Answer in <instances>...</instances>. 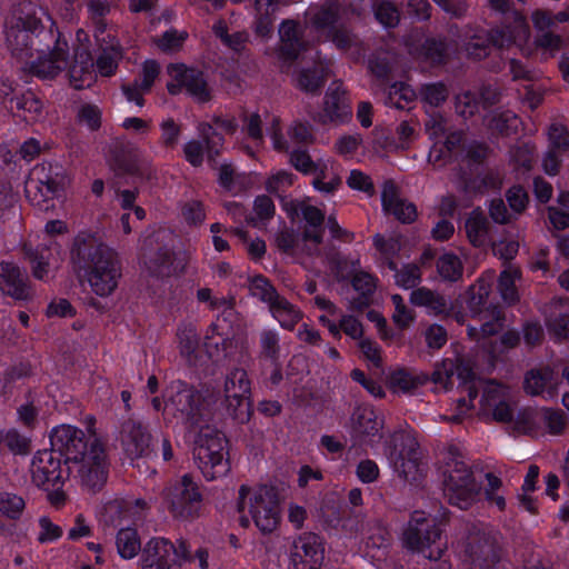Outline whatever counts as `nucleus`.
Listing matches in <instances>:
<instances>
[{
	"label": "nucleus",
	"mask_w": 569,
	"mask_h": 569,
	"mask_svg": "<svg viewBox=\"0 0 569 569\" xmlns=\"http://www.w3.org/2000/svg\"><path fill=\"white\" fill-rule=\"evenodd\" d=\"M279 36L281 53L288 59L297 58L302 48L299 26L292 20L283 21L279 28Z\"/></svg>",
	"instance_id": "ea45409f"
},
{
	"label": "nucleus",
	"mask_w": 569,
	"mask_h": 569,
	"mask_svg": "<svg viewBox=\"0 0 569 569\" xmlns=\"http://www.w3.org/2000/svg\"><path fill=\"white\" fill-rule=\"evenodd\" d=\"M89 20L93 26V36L96 41L108 42L111 36L116 34L112 26L106 21L110 13V3L107 0H87Z\"/></svg>",
	"instance_id": "cd10ccee"
},
{
	"label": "nucleus",
	"mask_w": 569,
	"mask_h": 569,
	"mask_svg": "<svg viewBox=\"0 0 569 569\" xmlns=\"http://www.w3.org/2000/svg\"><path fill=\"white\" fill-rule=\"evenodd\" d=\"M164 500L174 518L196 519L202 509V493L189 475H183L164 490Z\"/></svg>",
	"instance_id": "f8f14e48"
},
{
	"label": "nucleus",
	"mask_w": 569,
	"mask_h": 569,
	"mask_svg": "<svg viewBox=\"0 0 569 569\" xmlns=\"http://www.w3.org/2000/svg\"><path fill=\"white\" fill-rule=\"evenodd\" d=\"M470 561L475 569H493L500 560L497 548L488 541L470 546Z\"/></svg>",
	"instance_id": "a19ab883"
},
{
	"label": "nucleus",
	"mask_w": 569,
	"mask_h": 569,
	"mask_svg": "<svg viewBox=\"0 0 569 569\" xmlns=\"http://www.w3.org/2000/svg\"><path fill=\"white\" fill-rule=\"evenodd\" d=\"M147 508V503L142 499H137L134 506L132 502L113 501L108 506L110 512H121L123 518L136 521L141 519L142 511Z\"/></svg>",
	"instance_id": "680f3d73"
},
{
	"label": "nucleus",
	"mask_w": 569,
	"mask_h": 569,
	"mask_svg": "<svg viewBox=\"0 0 569 569\" xmlns=\"http://www.w3.org/2000/svg\"><path fill=\"white\" fill-rule=\"evenodd\" d=\"M375 247L388 260L390 270H396V262L392 260L401 250V242L398 237H390L386 239L380 234L373 237Z\"/></svg>",
	"instance_id": "5fc2aeb1"
},
{
	"label": "nucleus",
	"mask_w": 569,
	"mask_h": 569,
	"mask_svg": "<svg viewBox=\"0 0 569 569\" xmlns=\"http://www.w3.org/2000/svg\"><path fill=\"white\" fill-rule=\"evenodd\" d=\"M457 378L462 393L470 398L476 395L475 372L469 363L458 359H445L438 363L432 372V381L442 389L448 390L453 387V379Z\"/></svg>",
	"instance_id": "dca6fc26"
},
{
	"label": "nucleus",
	"mask_w": 569,
	"mask_h": 569,
	"mask_svg": "<svg viewBox=\"0 0 569 569\" xmlns=\"http://www.w3.org/2000/svg\"><path fill=\"white\" fill-rule=\"evenodd\" d=\"M66 186L62 168L51 163H39L30 171L26 183V196L34 207L47 211L49 202L59 197Z\"/></svg>",
	"instance_id": "1a4fd4ad"
},
{
	"label": "nucleus",
	"mask_w": 569,
	"mask_h": 569,
	"mask_svg": "<svg viewBox=\"0 0 569 569\" xmlns=\"http://www.w3.org/2000/svg\"><path fill=\"white\" fill-rule=\"evenodd\" d=\"M329 36L337 48L348 52L353 59H358L363 54L360 40L348 30L337 29Z\"/></svg>",
	"instance_id": "3c124183"
},
{
	"label": "nucleus",
	"mask_w": 569,
	"mask_h": 569,
	"mask_svg": "<svg viewBox=\"0 0 569 569\" xmlns=\"http://www.w3.org/2000/svg\"><path fill=\"white\" fill-rule=\"evenodd\" d=\"M443 495L451 506L468 510L480 497L482 485L459 448L447 447L441 452Z\"/></svg>",
	"instance_id": "7ed1b4c3"
},
{
	"label": "nucleus",
	"mask_w": 569,
	"mask_h": 569,
	"mask_svg": "<svg viewBox=\"0 0 569 569\" xmlns=\"http://www.w3.org/2000/svg\"><path fill=\"white\" fill-rule=\"evenodd\" d=\"M490 46L488 33L485 36L475 34L470 41L465 44V51L469 58L481 60L489 56Z\"/></svg>",
	"instance_id": "0e129e2a"
},
{
	"label": "nucleus",
	"mask_w": 569,
	"mask_h": 569,
	"mask_svg": "<svg viewBox=\"0 0 569 569\" xmlns=\"http://www.w3.org/2000/svg\"><path fill=\"white\" fill-rule=\"evenodd\" d=\"M248 288L253 298L268 307L280 296L271 281L262 274L250 278Z\"/></svg>",
	"instance_id": "de8ad7c7"
},
{
	"label": "nucleus",
	"mask_w": 569,
	"mask_h": 569,
	"mask_svg": "<svg viewBox=\"0 0 569 569\" xmlns=\"http://www.w3.org/2000/svg\"><path fill=\"white\" fill-rule=\"evenodd\" d=\"M325 560L323 539L316 533H303L296 542L292 557L296 569H319Z\"/></svg>",
	"instance_id": "4be33fe9"
},
{
	"label": "nucleus",
	"mask_w": 569,
	"mask_h": 569,
	"mask_svg": "<svg viewBox=\"0 0 569 569\" xmlns=\"http://www.w3.org/2000/svg\"><path fill=\"white\" fill-rule=\"evenodd\" d=\"M487 127L496 133L509 136L517 131L520 119L510 110L495 111L486 118Z\"/></svg>",
	"instance_id": "c03bdc74"
},
{
	"label": "nucleus",
	"mask_w": 569,
	"mask_h": 569,
	"mask_svg": "<svg viewBox=\"0 0 569 569\" xmlns=\"http://www.w3.org/2000/svg\"><path fill=\"white\" fill-rule=\"evenodd\" d=\"M78 120L90 130H97L101 124V111L94 104H82L78 109Z\"/></svg>",
	"instance_id": "774afa93"
},
{
	"label": "nucleus",
	"mask_w": 569,
	"mask_h": 569,
	"mask_svg": "<svg viewBox=\"0 0 569 569\" xmlns=\"http://www.w3.org/2000/svg\"><path fill=\"white\" fill-rule=\"evenodd\" d=\"M465 230L468 240L475 247H483L490 240V223L480 209H475L468 214Z\"/></svg>",
	"instance_id": "7c9ffc66"
},
{
	"label": "nucleus",
	"mask_w": 569,
	"mask_h": 569,
	"mask_svg": "<svg viewBox=\"0 0 569 569\" xmlns=\"http://www.w3.org/2000/svg\"><path fill=\"white\" fill-rule=\"evenodd\" d=\"M238 511L240 525L249 527L250 519L262 532H272L280 520V498L272 486L250 488L241 486L238 495Z\"/></svg>",
	"instance_id": "20e7f679"
},
{
	"label": "nucleus",
	"mask_w": 569,
	"mask_h": 569,
	"mask_svg": "<svg viewBox=\"0 0 569 569\" xmlns=\"http://www.w3.org/2000/svg\"><path fill=\"white\" fill-rule=\"evenodd\" d=\"M557 378L549 367L531 369L525 377L523 388L528 395L552 399L557 393Z\"/></svg>",
	"instance_id": "bb28decb"
},
{
	"label": "nucleus",
	"mask_w": 569,
	"mask_h": 569,
	"mask_svg": "<svg viewBox=\"0 0 569 569\" xmlns=\"http://www.w3.org/2000/svg\"><path fill=\"white\" fill-rule=\"evenodd\" d=\"M42 17H50L42 8L24 4L6 22V42L12 56L28 60L33 56V37L42 32Z\"/></svg>",
	"instance_id": "423d86ee"
},
{
	"label": "nucleus",
	"mask_w": 569,
	"mask_h": 569,
	"mask_svg": "<svg viewBox=\"0 0 569 569\" xmlns=\"http://www.w3.org/2000/svg\"><path fill=\"white\" fill-rule=\"evenodd\" d=\"M306 17L310 26L316 31L323 32L329 36L335 30L333 24L338 19V7L337 4L311 7L308 9Z\"/></svg>",
	"instance_id": "e433bc0d"
},
{
	"label": "nucleus",
	"mask_w": 569,
	"mask_h": 569,
	"mask_svg": "<svg viewBox=\"0 0 569 569\" xmlns=\"http://www.w3.org/2000/svg\"><path fill=\"white\" fill-rule=\"evenodd\" d=\"M395 271L396 284L403 289H412L421 281L420 268L415 263L405 264L400 269L396 268Z\"/></svg>",
	"instance_id": "4d7b16f0"
},
{
	"label": "nucleus",
	"mask_w": 569,
	"mask_h": 569,
	"mask_svg": "<svg viewBox=\"0 0 569 569\" xmlns=\"http://www.w3.org/2000/svg\"><path fill=\"white\" fill-rule=\"evenodd\" d=\"M327 77V68L319 63L312 68L300 70L296 77V86L307 93H316L323 86Z\"/></svg>",
	"instance_id": "58836bf2"
},
{
	"label": "nucleus",
	"mask_w": 569,
	"mask_h": 569,
	"mask_svg": "<svg viewBox=\"0 0 569 569\" xmlns=\"http://www.w3.org/2000/svg\"><path fill=\"white\" fill-rule=\"evenodd\" d=\"M26 508L22 497L13 492H0V513L8 519L18 520Z\"/></svg>",
	"instance_id": "864d4df0"
},
{
	"label": "nucleus",
	"mask_w": 569,
	"mask_h": 569,
	"mask_svg": "<svg viewBox=\"0 0 569 569\" xmlns=\"http://www.w3.org/2000/svg\"><path fill=\"white\" fill-rule=\"evenodd\" d=\"M480 108L477 92L466 91L457 96L456 110L463 118L475 116Z\"/></svg>",
	"instance_id": "e2e57ef3"
},
{
	"label": "nucleus",
	"mask_w": 569,
	"mask_h": 569,
	"mask_svg": "<svg viewBox=\"0 0 569 569\" xmlns=\"http://www.w3.org/2000/svg\"><path fill=\"white\" fill-rule=\"evenodd\" d=\"M164 419H176L187 428H200L209 417L204 396L182 380L171 381L164 392Z\"/></svg>",
	"instance_id": "39448f33"
},
{
	"label": "nucleus",
	"mask_w": 569,
	"mask_h": 569,
	"mask_svg": "<svg viewBox=\"0 0 569 569\" xmlns=\"http://www.w3.org/2000/svg\"><path fill=\"white\" fill-rule=\"evenodd\" d=\"M403 543L408 549L420 552L430 560H438L446 548L437 520L427 517L423 511L412 513L403 532Z\"/></svg>",
	"instance_id": "6e6552de"
},
{
	"label": "nucleus",
	"mask_w": 569,
	"mask_h": 569,
	"mask_svg": "<svg viewBox=\"0 0 569 569\" xmlns=\"http://www.w3.org/2000/svg\"><path fill=\"white\" fill-rule=\"evenodd\" d=\"M401 441V450L395 446L390 451V459L393 462L398 477L411 485H419L426 476V467L417 440L402 430L395 431L390 436V445Z\"/></svg>",
	"instance_id": "9b49d317"
},
{
	"label": "nucleus",
	"mask_w": 569,
	"mask_h": 569,
	"mask_svg": "<svg viewBox=\"0 0 569 569\" xmlns=\"http://www.w3.org/2000/svg\"><path fill=\"white\" fill-rule=\"evenodd\" d=\"M191 559V550L186 540L172 542L163 537H154L142 547L140 565L141 569H181Z\"/></svg>",
	"instance_id": "9d476101"
},
{
	"label": "nucleus",
	"mask_w": 569,
	"mask_h": 569,
	"mask_svg": "<svg viewBox=\"0 0 569 569\" xmlns=\"http://www.w3.org/2000/svg\"><path fill=\"white\" fill-rule=\"evenodd\" d=\"M74 268L100 296H110L121 277L116 253L91 234H79L74 240L72 253Z\"/></svg>",
	"instance_id": "f03ea898"
},
{
	"label": "nucleus",
	"mask_w": 569,
	"mask_h": 569,
	"mask_svg": "<svg viewBox=\"0 0 569 569\" xmlns=\"http://www.w3.org/2000/svg\"><path fill=\"white\" fill-rule=\"evenodd\" d=\"M419 54L431 63H442L446 59L447 46L443 40L427 39Z\"/></svg>",
	"instance_id": "bf43d9fd"
},
{
	"label": "nucleus",
	"mask_w": 569,
	"mask_h": 569,
	"mask_svg": "<svg viewBox=\"0 0 569 569\" xmlns=\"http://www.w3.org/2000/svg\"><path fill=\"white\" fill-rule=\"evenodd\" d=\"M463 141V133L461 131H455L449 133L446 137V141L443 143V148H438L437 143L433 144V147L430 150L429 153V160L433 163L441 160L446 157V153L450 154L451 152L456 151Z\"/></svg>",
	"instance_id": "13d9d810"
},
{
	"label": "nucleus",
	"mask_w": 569,
	"mask_h": 569,
	"mask_svg": "<svg viewBox=\"0 0 569 569\" xmlns=\"http://www.w3.org/2000/svg\"><path fill=\"white\" fill-rule=\"evenodd\" d=\"M268 309L272 318L286 330H293L303 316L302 311L298 307L281 295L268 307Z\"/></svg>",
	"instance_id": "2f4dec72"
},
{
	"label": "nucleus",
	"mask_w": 569,
	"mask_h": 569,
	"mask_svg": "<svg viewBox=\"0 0 569 569\" xmlns=\"http://www.w3.org/2000/svg\"><path fill=\"white\" fill-rule=\"evenodd\" d=\"M118 553L123 559L133 558L141 548V542L136 529L131 527L121 528L116 538Z\"/></svg>",
	"instance_id": "49530a36"
},
{
	"label": "nucleus",
	"mask_w": 569,
	"mask_h": 569,
	"mask_svg": "<svg viewBox=\"0 0 569 569\" xmlns=\"http://www.w3.org/2000/svg\"><path fill=\"white\" fill-rule=\"evenodd\" d=\"M56 241L49 237L46 241L33 246L31 242L22 247L24 257L29 260L32 276L38 280H46L49 273L50 261L53 256Z\"/></svg>",
	"instance_id": "393cba45"
},
{
	"label": "nucleus",
	"mask_w": 569,
	"mask_h": 569,
	"mask_svg": "<svg viewBox=\"0 0 569 569\" xmlns=\"http://www.w3.org/2000/svg\"><path fill=\"white\" fill-rule=\"evenodd\" d=\"M440 277L447 281H457L462 277V263L453 253H445L437 260Z\"/></svg>",
	"instance_id": "603ef678"
},
{
	"label": "nucleus",
	"mask_w": 569,
	"mask_h": 569,
	"mask_svg": "<svg viewBox=\"0 0 569 569\" xmlns=\"http://www.w3.org/2000/svg\"><path fill=\"white\" fill-rule=\"evenodd\" d=\"M171 81L167 89L171 94H178L183 90L198 102H207L211 99V88L203 72L197 68L183 63H174L168 67Z\"/></svg>",
	"instance_id": "4468645a"
},
{
	"label": "nucleus",
	"mask_w": 569,
	"mask_h": 569,
	"mask_svg": "<svg viewBox=\"0 0 569 569\" xmlns=\"http://www.w3.org/2000/svg\"><path fill=\"white\" fill-rule=\"evenodd\" d=\"M535 148L530 144L523 143L513 147L510 150V161L515 166V169H522L529 171L533 163Z\"/></svg>",
	"instance_id": "052dcab7"
},
{
	"label": "nucleus",
	"mask_w": 569,
	"mask_h": 569,
	"mask_svg": "<svg viewBox=\"0 0 569 569\" xmlns=\"http://www.w3.org/2000/svg\"><path fill=\"white\" fill-rule=\"evenodd\" d=\"M119 440L130 459L148 457L152 452V436L148 427L138 419L129 418L122 422Z\"/></svg>",
	"instance_id": "a211bd4d"
},
{
	"label": "nucleus",
	"mask_w": 569,
	"mask_h": 569,
	"mask_svg": "<svg viewBox=\"0 0 569 569\" xmlns=\"http://www.w3.org/2000/svg\"><path fill=\"white\" fill-rule=\"evenodd\" d=\"M96 42L102 50L101 54L97 59L98 71L104 77H110L116 72L118 61L121 59L120 44L116 39V34H112L111 40L108 42Z\"/></svg>",
	"instance_id": "c9c22d12"
},
{
	"label": "nucleus",
	"mask_w": 569,
	"mask_h": 569,
	"mask_svg": "<svg viewBox=\"0 0 569 569\" xmlns=\"http://www.w3.org/2000/svg\"><path fill=\"white\" fill-rule=\"evenodd\" d=\"M373 10L376 19L386 28H393L399 23L400 14L392 3L381 2Z\"/></svg>",
	"instance_id": "69168bd1"
},
{
	"label": "nucleus",
	"mask_w": 569,
	"mask_h": 569,
	"mask_svg": "<svg viewBox=\"0 0 569 569\" xmlns=\"http://www.w3.org/2000/svg\"><path fill=\"white\" fill-rule=\"evenodd\" d=\"M383 425V418L369 405L357 406L350 417L351 435L359 443H376L382 437Z\"/></svg>",
	"instance_id": "6ab92c4d"
},
{
	"label": "nucleus",
	"mask_w": 569,
	"mask_h": 569,
	"mask_svg": "<svg viewBox=\"0 0 569 569\" xmlns=\"http://www.w3.org/2000/svg\"><path fill=\"white\" fill-rule=\"evenodd\" d=\"M177 340L180 355L189 362L197 359L200 336L192 323H181L177 330Z\"/></svg>",
	"instance_id": "4c0bfd02"
},
{
	"label": "nucleus",
	"mask_w": 569,
	"mask_h": 569,
	"mask_svg": "<svg viewBox=\"0 0 569 569\" xmlns=\"http://www.w3.org/2000/svg\"><path fill=\"white\" fill-rule=\"evenodd\" d=\"M0 290L16 300L32 298L31 287L26 273L12 262H0Z\"/></svg>",
	"instance_id": "5701e85b"
},
{
	"label": "nucleus",
	"mask_w": 569,
	"mask_h": 569,
	"mask_svg": "<svg viewBox=\"0 0 569 569\" xmlns=\"http://www.w3.org/2000/svg\"><path fill=\"white\" fill-rule=\"evenodd\" d=\"M49 36L53 41V48L48 52L44 49L36 48L38 58L30 62V69L33 74L41 79H52L57 77L68 66V43L60 38H56L52 32Z\"/></svg>",
	"instance_id": "f3484780"
},
{
	"label": "nucleus",
	"mask_w": 569,
	"mask_h": 569,
	"mask_svg": "<svg viewBox=\"0 0 569 569\" xmlns=\"http://www.w3.org/2000/svg\"><path fill=\"white\" fill-rule=\"evenodd\" d=\"M10 111H23L27 120L33 121L42 110V102L30 90L21 92L16 98H9Z\"/></svg>",
	"instance_id": "a18cd8bd"
},
{
	"label": "nucleus",
	"mask_w": 569,
	"mask_h": 569,
	"mask_svg": "<svg viewBox=\"0 0 569 569\" xmlns=\"http://www.w3.org/2000/svg\"><path fill=\"white\" fill-rule=\"evenodd\" d=\"M299 210L306 222L302 239L305 241H311L316 247L319 246L323 239L325 213L317 207L305 202L299 204Z\"/></svg>",
	"instance_id": "c85d7f7f"
},
{
	"label": "nucleus",
	"mask_w": 569,
	"mask_h": 569,
	"mask_svg": "<svg viewBox=\"0 0 569 569\" xmlns=\"http://www.w3.org/2000/svg\"><path fill=\"white\" fill-rule=\"evenodd\" d=\"M30 473L32 482L44 489L62 486L71 475L76 478V472H69V466L61 468V459L53 450L38 451L32 458Z\"/></svg>",
	"instance_id": "2eb2a0df"
},
{
	"label": "nucleus",
	"mask_w": 569,
	"mask_h": 569,
	"mask_svg": "<svg viewBox=\"0 0 569 569\" xmlns=\"http://www.w3.org/2000/svg\"><path fill=\"white\" fill-rule=\"evenodd\" d=\"M279 0H254V32L261 38H267L273 30L274 13Z\"/></svg>",
	"instance_id": "72a5a7b5"
},
{
	"label": "nucleus",
	"mask_w": 569,
	"mask_h": 569,
	"mask_svg": "<svg viewBox=\"0 0 569 569\" xmlns=\"http://www.w3.org/2000/svg\"><path fill=\"white\" fill-rule=\"evenodd\" d=\"M144 264L152 276L168 277L173 269V254L167 247L159 248L153 253H144Z\"/></svg>",
	"instance_id": "79ce46f5"
},
{
	"label": "nucleus",
	"mask_w": 569,
	"mask_h": 569,
	"mask_svg": "<svg viewBox=\"0 0 569 569\" xmlns=\"http://www.w3.org/2000/svg\"><path fill=\"white\" fill-rule=\"evenodd\" d=\"M520 278L519 269L508 267L499 276L498 289L501 298L508 305H512L519 300L518 291L516 288V280Z\"/></svg>",
	"instance_id": "8fccbe9b"
},
{
	"label": "nucleus",
	"mask_w": 569,
	"mask_h": 569,
	"mask_svg": "<svg viewBox=\"0 0 569 569\" xmlns=\"http://www.w3.org/2000/svg\"><path fill=\"white\" fill-rule=\"evenodd\" d=\"M50 441L82 487L93 492L102 489L108 479V461L100 439L94 435L87 438L81 429L61 425L52 429Z\"/></svg>",
	"instance_id": "f257e3e1"
},
{
	"label": "nucleus",
	"mask_w": 569,
	"mask_h": 569,
	"mask_svg": "<svg viewBox=\"0 0 569 569\" xmlns=\"http://www.w3.org/2000/svg\"><path fill=\"white\" fill-rule=\"evenodd\" d=\"M493 276L490 271L469 288L467 307L473 317L480 315L487 305Z\"/></svg>",
	"instance_id": "f704fd0d"
},
{
	"label": "nucleus",
	"mask_w": 569,
	"mask_h": 569,
	"mask_svg": "<svg viewBox=\"0 0 569 569\" xmlns=\"http://www.w3.org/2000/svg\"><path fill=\"white\" fill-rule=\"evenodd\" d=\"M479 403L481 413L492 416L496 421L509 422L513 418L508 389L495 381H488L483 385Z\"/></svg>",
	"instance_id": "aec40b11"
},
{
	"label": "nucleus",
	"mask_w": 569,
	"mask_h": 569,
	"mask_svg": "<svg viewBox=\"0 0 569 569\" xmlns=\"http://www.w3.org/2000/svg\"><path fill=\"white\" fill-rule=\"evenodd\" d=\"M540 425H542L550 433L559 435L567 427V418L561 410L541 408Z\"/></svg>",
	"instance_id": "6e6d98bb"
},
{
	"label": "nucleus",
	"mask_w": 569,
	"mask_h": 569,
	"mask_svg": "<svg viewBox=\"0 0 569 569\" xmlns=\"http://www.w3.org/2000/svg\"><path fill=\"white\" fill-rule=\"evenodd\" d=\"M351 116L346 91L340 82H332L325 96L323 109L315 118L321 123L343 121Z\"/></svg>",
	"instance_id": "b1692460"
},
{
	"label": "nucleus",
	"mask_w": 569,
	"mask_h": 569,
	"mask_svg": "<svg viewBox=\"0 0 569 569\" xmlns=\"http://www.w3.org/2000/svg\"><path fill=\"white\" fill-rule=\"evenodd\" d=\"M427 381L428 376L417 369L399 368L390 376V386L393 391L402 393H411Z\"/></svg>",
	"instance_id": "473e14b6"
},
{
	"label": "nucleus",
	"mask_w": 569,
	"mask_h": 569,
	"mask_svg": "<svg viewBox=\"0 0 569 569\" xmlns=\"http://www.w3.org/2000/svg\"><path fill=\"white\" fill-rule=\"evenodd\" d=\"M530 39V27L526 17L520 12H513V21L501 28L491 29L488 32V40L491 46L506 49L511 46L522 48Z\"/></svg>",
	"instance_id": "412c9836"
},
{
	"label": "nucleus",
	"mask_w": 569,
	"mask_h": 569,
	"mask_svg": "<svg viewBox=\"0 0 569 569\" xmlns=\"http://www.w3.org/2000/svg\"><path fill=\"white\" fill-rule=\"evenodd\" d=\"M224 406L229 415L238 422L249 421L251 416L250 381L246 370L236 368L224 381Z\"/></svg>",
	"instance_id": "ddd939ff"
},
{
	"label": "nucleus",
	"mask_w": 569,
	"mask_h": 569,
	"mask_svg": "<svg viewBox=\"0 0 569 569\" xmlns=\"http://www.w3.org/2000/svg\"><path fill=\"white\" fill-rule=\"evenodd\" d=\"M410 301L416 306L426 307L435 315L443 313L448 309L447 299L426 287L413 290L410 295Z\"/></svg>",
	"instance_id": "37998d69"
},
{
	"label": "nucleus",
	"mask_w": 569,
	"mask_h": 569,
	"mask_svg": "<svg viewBox=\"0 0 569 569\" xmlns=\"http://www.w3.org/2000/svg\"><path fill=\"white\" fill-rule=\"evenodd\" d=\"M260 358L277 363L281 355L280 337L276 330L263 329L259 335Z\"/></svg>",
	"instance_id": "09e8293b"
},
{
	"label": "nucleus",
	"mask_w": 569,
	"mask_h": 569,
	"mask_svg": "<svg viewBox=\"0 0 569 569\" xmlns=\"http://www.w3.org/2000/svg\"><path fill=\"white\" fill-rule=\"evenodd\" d=\"M227 440L218 429L203 425L194 439L193 458L207 480H214L228 473L226 458Z\"/></svg>",
	"instance_id": "0eeeda50"
},
{
	"label": "nucleus",
	"mask_w": 569,
	"mask_h": 569,
	"mask_svg": "<svg viewBox=\"0 0 569 569\" xmlns=\"http://www.w3.org/2000/svg\"><path fill=\"white\" fill-rule=\"evenodd\" d=\"M293 174L286 170H280L270 176L266 181L268 192L280 196L293 183Z\"/></svg>",
	"instance_id": "338daca9"
},
{
	"label": "nucleus",
	"mask_w": 569,
	"mask_h": 569,
	"mask_svg": "<svg viewBox=\"0 0 569 569\" xmlns=\"http://www.w3.org/2000/svg\"><path fill=\"white\" fill-rule=\"evenodd\" d=\"M160 73V66L154 60L143 63L139 79L122 86V92L128 101L134 102L138 107L144 103L143 94L149 92Z\"/></svg>",
	"instance_id": "a878e982"
},
{
	"label": "nucleus",
	"mask_w": 569,
	"mask_h": 569,
	"mask_svg": "<svg viewBox=\"0 0 569 569\" xmlns=\"http://www.w3.org/2000/svg\"><path fill=\"white\" fill-rule=\"evenodd\" d=\"M112 167L119 173L136 174L140 169L141 152L132 144L120 142L113 146Z\"/></svg>",
	"instance_id": "c756f323"
}]
</instances>
